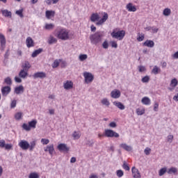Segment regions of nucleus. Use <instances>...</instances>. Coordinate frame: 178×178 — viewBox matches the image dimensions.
I'll list each match as a JSON object with an SVG mask.
<instances>
[{"instance_id":"obj_55","label":"nucleus","mask_w":178,"mask_h":178,"mask_svg":"<svg viewBox=\"0 0 178 178\" xmlns=\"http://www.w3.org/2000/svg\"><path fill=\"white\" fill-rule=\"evenodd\" d=\"M159 108V104L158 102H155L154 105V112H158V108Z\"/></svg>"},{"instance_id":"obj_51","label":"nucleus","mask_w":178,"mask_h":178,"mask_svg":"<svg viewBox=\"0 0 178 178\" xmlns=\"http://www.w3.org/2000/svg\"><path fill=\"white\" fill-rule=\"evenodd\" d=\"M167 141L168 143H172L173 142V135H168L167 136Z\"/></svg>"},{"instance_id":"obj_20","label":"nucleus","mask_w":178,"mask_h":178,"mask_svg":"<svg viewBox=\"0 0 178 178\" xmlns=\"http://www.w3.org/2000/svg\"><path fill=\"white\" fill-rule=\"evenodd\" d=\"M28 71L26 70H21L19 73V77L21 79H26L27 76L29 75Z\"/></svg>"},{"instance_id":"obj_3","label":"nucleus","mask_w":178,"mask_h":178,"mask_svg":"<svg viewBox=\"0 0 178 178\" xmlns=\"http://www.w3.org/2000/svg\"><path fill=\"white\" fill-rule=\"evenodd\" d=\"M56 37L59 40H62L63 41H66L69 40V31L66 29L60 28L56 33Z\"/></svg>"},{"instance_id":"obj_54","label":"nucleus","mask_w":178,"mask_h":178,"mask_svg":"<svg viewBox=\"0 0 178 178\" xmlns=\"http://www.w3.org/2000/svg\"><path fill=\"white\" fill-rule=\"evenodd\" d=\"M138 69H139L140 73H143V72H145V70H147V69H145V67L143 65L138 66Z\"/></svg>"},{"instance_id":"obj_44","label":"nucleus","mask_w":178,"mask_h":178,"mask_svg":"<svg viewBox=\"0 0 178 178\" xmlns=\"http://www.w3.org/2000/svg\"><path fill=\"white\" fill-rule=\"evenodd\" d=\"M87 58H88L87 54L79 55V60H81V62L86 60V59H87Z\"/></svg>"},{"instance_id":"obj_41","label":"nucleus","mask_w":178,"mask_h":178,"mask_svg":"<svg viewBox=\"0 0 178 178\" xmlns=\"http://www.w3.org/2000/svg\"><path fill=\"white\" fill-rule=\"evenodd\" d=\"M166 172H167L166 168H161L159 172V176H163V175H165Z\"/></svg>"},{"instance_id":"obj_6","label":"nucleus","mask_w":178,"mask_h":178,"mask_svg":"<svg viewBox=\"0 0 178 178\" xmlns=\"http://www.w3.org/2000/svg\"><path fill=\"white\" fill-rule=\"evenodd\" d=\"M104 136L110 138H113V137L115 138H119L120 137L119 134L112 129H105Z\"/></svg>"},{"instance_id":"obj_1","label":"nucleus","mask_w":178,"mask_h":178,"mask_svg":"<svg viewBox=\"0 0 178 178\" xmlns=\"http://www.w3.org/2000/svg\"><path fill=\"white\" fill-rule=\"evenodd\" d=\"M108 20V13H104V15L102 18L99 20V15L98 13H93L92 14L90 17V21L92 22L93 23L96 22L97 26H102L105 22Z\"/></svg>"},{"instance_id":"obj_33","label":"nucleus","mask_w":178,"mask_h":178,"mask_svg":"<svg viewBox=\"0 0 178 178\" xmlns=\"http://www.w3.org/2000/svg\"><path fill=\"white\" fill-rule=\"evenodd\" d=\"M23 118V113L22 112H18L15 114V120H20Z\"/></svg>"},{"instance_id":"obj_29","label":"nucleus","mask_w":178,"mask_h":178,"mask_svg":"<svg viewBox=\"0 0 178 178\" xmlns=\"http://www.w3.org/2000/svg\"><path fill=\"white\" fill-rule=\"evenodd\" d=\"M170 13H172L170 8H165L163 11V16H170Z\"/></svg>"},{"instance_id":"obj_57","label":"nucleus","mask_w":178,"mask_h":178,"mask_svg":"<svg viewBox=\"0 0 178 178\" xmlns=\"http://www.w3.org/2000/svg\"><path fill=\"white\" fill-rule=\"evenodd\" d=\"M108 126H109L110 127H111L112 129H115V127H116L118 126V124H117L116 122H111L108 124Z\"/></svg>"},{"instance_id":"obj_53","label":"nucleus","mask_w":178,"mask_h":178,"mask_svg":"<svg viewBox=\"0 0 178 178\" xmlns=\"http://www.w3.org/2000/svg\"><path fill=\"white\" fill-rule=\"evenodd\" d=\"M144 153L145 154V155H149V154L151 153V148L146 147L144 150Z\"/></svg>"},{"instance_id":"obj_28","label":"nucleus","mask_w":178,"mask_h":178,"mask_svg":"<svg viewBox=\"0 0 178 178\" xmlns=\"http://www.w3.org/2000/svg\"><path fill=\"white\" fill-rule=\"evenodd\" d=\"M152 73H153V74H155V75L158 74L159 73H161V68L155 65L152 70Z\"/></svg>"},{"instance_id":"obj_25","label":"nucleus","mask_w":178,"mask_h":178,"mask_svg":"<svg viewBox=\"0 0 178 178\" xmlns=\"http://www.w3.org/2000/svg\"><path fill=\"white\" fill-rule=\"evenodd\" d=\"M31 67L30 63L29 61H25L24 63L22 65V70H26L29 72V69Z\"/></svg>"},{"instance_id":"obj_22","label":"nucleus","mask_w":178,"mask_h":178,"mask_svg":"<svg viewBox=\"0 0 178 178\" xmlns=\"http://www.w3.org/2000/svg\"><path fill=\"white\" fill-rule=\"evenodd\" d=\"M141 102L143 105H151V99H149L148 97H144L142 99Z\"/></svg>"},{"instance_id":"obj_34","label":"nucleus","mask_w":178,"mask_h":178,"mask_svg":"<svg viewBox=\"0 0 178 178\" xmlns=\"http://www.w3.org/2000/svg\"><path fill=\"white\" fill-rule=\"evenodd\" d=\"M35 145H36V142L35 140H33L29 143V150L30 151H33V149H34V148H35Z\"/></svg>"},{"instance_id":"obj_45","label":"nucleus","mask_w":178,"mask_h":178,"mask_svg":"<svg viewBox=\"0 0 178 178\" xmlns=\"http://www.w3.org/2000/svg\"><path fill=\"white\" fill-rule=\"evenodd\" d=\"M118 177H123V175H124V172H123V170H118L116 171Z\"/></svg>"},{"instance_id":"obj_32","label":"nucleus","mask_w":178,"mask_h":178,"mask_svg":"<svg viewBox=\"0 0 178 178\" xmlns=\"http://www.w3.org/2000/svg\"><path fill=\"white\" fill-rule=\"evenodd\" d=\"M178 84V81L176 78H174L171 80L170 84V86L171 87H173V88H175V87H176Z\"/></svg>"},{"instance_id":"obj_35","label":"nucleus","mask_w":178,"mask_h":178,"mask_svg":"<svg viewBox=\"0 0 178 178\" xmlns=\"http://www.w3.org/2000/svg\"><path fill=\"white\" fill-rule=\"evenodd\" d=\"M54 27L55 25L54 24H46L44 26L45 30H53Z\"/></svg>"},{"instance_id":"obj_59","label":"nucleus","mask_w":178,"mask_h":178,"mask_svg":"<svg viewBox=\"0 0 178 178\" xmlns=\"http://www.w3.org/2000/svg\"><path fill=\"white\" fill-rule=\"evenodd\" d=\"M159 30V29L158 28H155L154 26L152 27V31L153 34L158 33Z\"/></svg>"},{"instance_id":"obj_18","label":"nucleus","mask_w":178,"mask_h":178,"mask_svg":"<svg viewBox=\"0 0 178 178\" xmlns=\"http://www.w3.org/2000/svg\"><path fill=\"white\" fill-rule=\"evenodd\" d=\"M126 8L127 9L128 12H136L137 11V8L133 6L132 3H129L127 6Z\"/></svg>"},{"instance_id":"obj_39","label":"nucleus","mask_w":178,"mask_h":178,"mask_svg":"<svg viewBox=\"0 0 178 178\" xmlns=\"http://www.w3.org/2000/svg\"><path fill=\"white\" fill-rule=\"evenodd\" d=\"M122 168L127 171L130 170V167L129 166V164L126 161H123Z\"/></svg>"},{"instance_id":"obj_17","label":"nucleus","mask_w":178,"mask_h":178,"mask_svg":"<svg viewBox=\"0 0 178 178\" xmlns=\"http://www.w3.org/2000/svg\"><path fill=\"white\" fill-rule=\"evenodd\" d=\"M144 47H148V48H154L155 42L152 40H147L143 43Z\"/></svg>"},{"instance_id":"obj_31","label":"nucleus","mask_w":178,"mask_h":178,"mask_svg":"<svg viewBox=\"0 0 178 178\" xmlns=\"http://www.w3.org/2000/svg\"><path fill=\"white\" fill-rule=\"evenodd\" d=\"M0 44H6V38L2 33H0Z\"/></svg>"},{"instance_id":"obj_49","label":"nucleus","mask_w":178,"mask_h":178,"mask_svg":"<svg viewBox=\"0 0 178 178\" xmlns=\"http://www.w3.org/2000/svg\"><path fill=\"white\" fill-rule=\"evenodd\" d=\"M16 15H17L18 16H19V17H24L23 15V9L22 10H18L15 12Z\"/></svg>"},{"instance_id":"obj_11","label":"nucleus","mask_w":178,"mask_h":178,"mask_svg":"<svg viewBox=\"0 0 178 178\" xmlns=\"http://www.w3.org/2000/svg\"><path fill=\"white\" fill-rule=\"evenodd\" d=\"M131 172L134 178H141V173L136 167H132Z\"/></svg>"},{"instance_id":"obj_23","label":"nucleus","mask_w":178,"mask_h":178,"mask_svg":"<svg viewBox=\"0 0 178 178\" xmlns=\"http://www.w3.org/2000/svg\"><path fill=\"white\" fill-rule=\"evenodd\" d=\"M44 151H48L50 155H53L54 152H55V149L54 148V145H48L47 149H44Z\"/></svg>"},{"instance_id":"obj_9","label":"nucleus","mask_w":178,"mask_h":178,"mask_svg":"<svg viewBox=\"0 0 178 178\" xmlns=\"http://www.w3.org/2000/svg\"><path fill=\"white\" fill-rule=\"evenodd\" d=\"M83 76L85 77V81L88 84V83H91L92 80H94V76H92V74L90 72H84Z\"/></svg>"},{"instance_id":"obj_19","label":"nucleus","mask_w":178,"mask_h":178,"mask_svg":"<svg viewBox=\"0 0 178 178\" xmlns=\"http://www.w3.org/2000/svg\"><path fill=\"white\" fill-rule=\"evenodd\" d=\"M113 105H115V106H116L117 108H118V109H120V111H124L125 109V106L123 105V104L120 102H114Z\"/></svg>"},{"instance_id":"obj_10","label":"nucleus","mask_w":178,"mask_h":178,"mask_svg":"<svg viewBox=\"0 0 178 178\" xmlns=\"http://www.w3.org/2000/svg\"><path fill=\"white\" fill-rule=\"evenodd\" d=\"M47 74L44 72H38L33 75V78L35 80L36 79H45Z\"/></svg>"},{"instance_id":"obj_58","label":"nucleus","mask_w":178,"mask_h":178,"mask_svg":"<svg viewBox=\"0 0 178 178\" xmlns=\"http://www.w3.org/2000/svg\"><path fill=\"white\" fill-rule=\"evenodd\" d=\"M6 145V143H5V140H0V147H1V148L5 147Z\"/></svg>"},{"instance_id":"obj_7","label":"nucleus","mask_w":178,"mask_h":178,"mask_svg":"<svg viewBox=\"0 0 178 178\" xmlns=\"http://www.w3.org/2000/svg\"><path fill=\"white\" fill-rule=\"evenodd\" d=\"M19 147L22 148V149H24V151H26V149H29V147H30V143L27 142V140H22L18 143Z\"/></svg>"},{"instance_id":"obj_36","label":"nucleus","mask_w":178,"mask_h":178,"mask_svg":"<svg viewBox=\"0 0 178 178\" xmlns=\"http://www.w3.org/2000/svg\"><path fill=\"white\" fill-rule=\"evenodd\" d=\"M101 102L102 105H104L105 106H109V105H111L109 100H108V99L106 98L102 99Z\"/></svg>"},{"instance_id":"obj_24","label":"nucleus","mask_w":178,"mask_h":178,"mask_svg":"<svg viewBox=\"0 0 178 178\" xmlns=\"http://www.w3.org/2000/svg\"><path fill=\"white\" fill-rule=\"evenodd\" d=\"M1 13L4 17H12V12L8 10H1Z\"/></svg>"},{"instance_id":"obj_14","label":"nucleus","mask_w":178,"mask_h":178,"mask_svg":"<svg viewBox=\"0 0 178 178\" xmlns=\"http://www.w3.org/2000/svg\"><path fill=\"white\" fill-rule=\"evenodd\" d=\"M26 45L27 48H31L34 47V40H33V38L31 37H28L26 40Z\"/></svg>"},{"instance_id":"obj_52","label":"nucleus","mask_w":178,"mask_h":178,"mask_svg":"<svg viewBox=\"0 0 178 178\" xmlns=\"http://www.w3.org/2000/svg\"><path fill=\"white\" fill-rule=\"evenodd\" d=\"M141 81H142V83H148V81H149V76H144L142 79Z\"/></svg>"},{"instance_id":"obj_50","label":"nucleus","mask_w":178,"mask_h":178,"mask_svg":"<svg viewBox=\"0 0 178 178\" xmlns=\"http://www.w3.org/2000/svg\"><path fill=\"white\" fill-rule=\"evenodd\" d=\"M86 145H88V147H92V145H94V140H88L86 141Z\"/></svg>"},{"instance_id":"obj_47","label":"nucleus","mask_w":178,"mask_h":178,"mask_svg":"<svg viewBox=\"0 0 178 178\" xmlns=\"http://www.w3.org/2000/svg\"><path fill=\"white\" fill-rule=\"evenodd\" d=\"M17 104V102L16 100H13L10 103V108L14 109V108H16Z\"/></svg>"},{"instance_id":"obj_42","label":"nucleus","mask_w":178,"mask_h":178,"mask_svg":"<svg viewBox=\"0 0 178 178\" xmlns=\"http://www.w3.org/2000/svg\"><path fill=\"white\" fill-rule=\"evenodd\" d=\"M4 82L7 86H12V79L10 77H7L4 79Z\"/></svg>"},{"instance_id":"obj_62","label":"nucleus","mask_w":178,"mask_h":178,"mask_svg":"<svg viewBox=\"0 0 178 178\" xmlns=\"http://www.w3.org/2000/svg\"><path fill=\"white\" fill-rule=\"evenodd\" d=\"M112 48H118V43L116 42H111Z\"/></svg>"},{"instance_id":"obj_64","label":"nucleus","mask_w":178,"mask_h":178,"mask_svg":"<svg viewBox=\"0 0 178 178\" xmlns=\"http://www.w3.org/2000/svg\"><path fill=\"white\" fill-rule=\"evenodd\" d=\"M89 178H98V175L95 174H91Z\"/></svg>"},{"instance_id":"obj_38","label":"nucleus","mask_w":178,"mask_h":178,"mask_svg":"<svg viewBox=\"0 0 178 178\" xmlns=\"http://www.w3.org/2000/svg\"><path fill=\"white\" fill-rule=\"evenodd\" d=\"M80 133L77 132V131H74V133L72 134V137L74 138V140H79V138H80Z\"/></svg>"},{"instance_id":"obj_4","label":"nucleus","mask_w":178,"mask_h":178,"mask_svg":"<svg viewBox=\"0 0 178 178\" xmlns=\"http://www.w3.org/2000/svg\"><path fill=\"white\" fill-rule=\"evenodd\" d=\"M37 126V120H31V122H29V124L24 123L22 124V129L24 130H26V131H30L31 129H35Z\"/></svg>"},{"instance_id":"obj_2","label":"nucleus","mask_w":178,"mask_h":178,"mask_svg":"<svg viewBox=\"0 0 178 178\" xmlns=\"http://www.w3.org/2000/svg\"><path fill=\"white\" fill-rule=\"evenodd\" d=\"M104 33L102 32H96L90 35V40L92 45H98L102 41Z\"/></svg>"},{"instance_id":"obj_48","label":"nucleus","mask_w":178,"mask_h":178,"mask_svg":"<svg viewBox=\"0 0 178 178\" xmlns=\"http://www.w3.org/2000/svg\"><path fill=\"white\" fill-rule=\"evenodd\" d=\"M60 61L59 60H54V63L52 64V67L55 69V67H58L59 66Z\"/></svg>"},{"instance_id":"obj_56","label":"nucleus","mask_w":178,"mask_h":178,"mask_svg":"<svg viewBox=\"0 0 178 178\" xmlns=\"http://www.w3.org/2000/svg\"><path fill=\"white\" fill-rule=\"evenodd\" d=\"M41 143H42V144L44 145H47V144H49V140L42 138L41 139Z\"/></svg>"},{"instance_id":"obj_40","label":"nucleus","mask_w":178,"mask_h":178,"mask_svg":"<svg viewBox=\"0 0 178 178\" xmlns=\"http://www.w3.org/2000/svg\"><path fill=\"white\" fill-rule=\"evenodd\" d=\"M136 113H137V115L141 116L142 115H144V113H145V110L141 109V108H137Z\"/></svg>"},{"instance_id":"obj_15","label":"nucleus","mask_w":178,"mask_h":178,"mask_svg":"<svg viewBox=\"0 0 178 178\" xmlns=\"http://www.w3.org/2000/svg\"><path fill=\"white\" fill-rule=\"evenodd\" d=\"M14 92L17 94V95H19V94H23V92H24V87H23V86L22 85L18 87H15Z\"/></svg>"},{"instance_id":"obj_46","label":"nucleus","mask_w":178,"mask_h":178,"mask_svg":"<svg viewBox=\"0 0 178 178\" xmlns=\"http://www.w3.org/2000/svg\"><path fill=\"white\" fill-rule=\"evenodd\" d=\"M102 47L104 49H108V48H109V43H108L107 40H105L103 43H102Z\"/></svg>"},{"instance_id":"obj_13","label":"nucleus","mask_w":178,"mask_h":178,"mask_svg":"<svg viewBox=\"0 0 178 178\" xmlns=\"http://www.w3.org/2000/svg\"><path fill=\"white\" fill-rule=\"evenodd\" d=\"M111 95L112 98H114L115 99H118V98H120V90H115L111 91Z\"/></svg>"},{"instance_id":"obj_16","label":"nucleus","mask_w":178,"mask_h":178,"mask_svg":"<svg viewBox=\"0 0 178 178\" xmlns=\"http://www.w3.org/2000/svg\"><path fill=\"white\" fill-rule=\"evenodd\" d=\"M63 88L65 90H72V88H73V83L72 81H66L63 83Z\"/></svg>"},{"instance_id":"obj_5","label":"nucleus","mask_w":178,"mask_h":178,"mask_svg":"<svg viewBox=\"0 0 178 178\" xmlns=\"http://www.w3.org/2000/svg\"><path fill=\"white\" fill-rule=\"evenodd\" d=\"M124 35H126V31H124V30L118 31L117 32L113 31L111 33V37L113 38L119 40L120 41H122V40L124 38Z\"/></svg>"},{"instance_id":"obj_43","label":"nucleus","mask_w":178,"mask_h":178,"mask_svg":"<svg viewBox=\"0 0 178 178\" xmlns=\"http://www.w3.org/2000/svg\"><path fill=\"white\" fill-rule=\"evenodd\" d=\"M29 178H40V175L37 172H32L29 175Z\"/></svg>"},{"instance_id":"obj_26","label":"nucleus","mask_w":178,"mask_h":178,"mask_svg":"<svg viewBox=\"0 0 178 178\" xmlns=\"http://www.w3.org/2000/svg\"><path fill=\"white\" fill-rule=\"evenodd\" d=\"M41 52H42V49L40 48L38 49L35 50L33 53H32V58H36V56L38 55H40V54H41Z\"/></svg>"},{"instance_id":"obj_12","label":"nucleus","mask_w":178,"mask_h":178,"mask_svg":"<svg viewBox=\"0 0 178 178\" xmlns=\"http://www.w3.org/2000/svg\"><path fill=\"white\" fill-rule=\"evenodd\" d=\"M10 86H4L1 88V94L3 97H6L11 91Z\"/></svg>"},{"instance_id":"obj_27","label":"nucleus","mask_w":178,"mask_h":178,"mask_svg":"<svg viewBox=\"0 0 178 178\" xmlns=\"http://www.w3.org/2000/svg\"><path fill=\"white\" fill-rule=\"evenodd\" d=\"M56 42H58V40L56 38H55L54 36L50 35L48 39V43L50 44H55Z\"/></svg>"},{"instance_id":"obj_37","label":"nucleus","mask_w":178,"mask_h":178,"mask_svg":"<svg viewBox=\"0 0 178 178\" xmlns=\"http://www.w3.org/2000/svg\"><path fill=\"white\" fill-rule=\"evenodd\" d=\"M167 172L168 173V175H172V173H177V168L172 167L170 168Z\"/></svg>"},{"instance_id":"obj_8","label":"nucleus","mask_w":178,"mask_h":178,"mask_svg":"<svg viewBox=\"0 0 178 178\" xmlns=\"http://www.w3.org/2000/svg\"><path fill=\"white\" fill-rule=\"evenodd\" d=\"M57 148L60 152H69V150L70 149L69 147H67V145L65 143H60L57 146Z\"/></svg>"},{"instance_id":"obj_63","label":"nucleus","mask_w":178,"mask_h":178,"mask_svg":"<svg viewBox=\"0 0 178 178\" xmlns=\"http://www.w3.org/2000/svg\"><path fill=\"white\" fill-rule=\"evenodd\" d=\"M172 57L174 58V59H178V51L172 55Z\"/></svg>"},{"instance_id":"obj_30","label":"nucleus","mask_w":178,"mask_h":178,"mask_svg":"<svg viewBox=\"0 0 178 178\" xmlns=\"http://www.w3.org/2000/svg\"><path fill=\"white\" fill-rule=\"evenodd\" d=\"M54 15H55V11H52V10H47L46 11L47 19H51V17L54 16Z\"/></svg>"},{"instance_id":"obj_60","label":"nucleus","mask_w":178,"mask_h":178,"mask_svg":"<svg viewBox=\"0 0 178 178\" xmlns=\"http://www.w3.org/2000/svg\"><path fill=\"white\" fill-rule=\"evenodd\" d=\"M12 147H13L12 144H6L5 148L6 149H12Z\"/></svg>"},{"instance_id":"obj_61","label":"nucleus","mask_w":178,"mask_h":178,"mask_svg":"<svg viewBox=\"0 0 178 178\" xmlns=\"http://www.w3.org/2000/svg\"><path fill=\"white\" fill-rule=\"evenodd\" d=\"M15 81L16 83H22V79H20V77H19V76H15Z\"/></svg>"},{"instance_id":"obj_21","label":"nucleus","mask_w":178,"mask_h":178,"mask_svg":"<svg viewBox=\"0 0 178 178\" xmlns=\"http://www.w3.org/2000/svg\"><path fill=\"white\" fill-rule=\"evenodd\" d=\"M120 147L122 148L123 149H125V151H128V152H130L133 149V147L131 146H129L126 143H122L120 145Z\"/></svg>"}]
</instances>
